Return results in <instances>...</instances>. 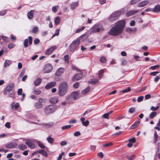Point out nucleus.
<instances>
[{"mask_svg":"<svg viewBox=\"0 0 160 160\" xmlns=\"http://www.w3.org/2000/svg\"><path fill=\"white\" fill-rule=\"evenodd\" d=\"M38 30V28L37 27H34L32 30V32L33 33H37Z\"/></svg>","mask_w":160,"mask_h":160,"instance_id":"51","label":"nucleus"},{"mask_svg":"<svg viewBox=\"0 0 160 160\" xmlns=\"http://www.w3.org/2000/svg\"><path fill=\"white\" fill-rule=\"evenodd\" d=\"M77 121L76 120H71L68 122V123L70 124H74Z\"/></svg>","mask_w":160,"mask_h":160,"instance_id":"56","label":"nucleus"},{"mask_svg":"<svg viewBox=\"0 0 160 160\" xmlns=\"http://www.w3.org/2000/svg\"><path fill=\"white\" fill-rule=\"evenodd\" d=\"M64 152H62L61 153L59 154V156L58 158V160H61L62 158V157L64 154Z\"/></svg>","mask_w":160,"mask_h":160,"instance_id":"54","label":"nucleus"},{"mask_svg":"<svg viewBox=\"0 0 160 160\" xmlns=\"http://www.w3.org/2000/svg\"><path fill=\"white\" fill-rule=\"evenodd\" d=\"M47 140L48 142L50 143H52L54 142V139L52 138L51 137L49 136L47 138Z\"/></svg>","mask_w":160,"mask_h":160,"instance_id":"34","label":"nucleus"},{"mask_svg":"<svg viewBox=\"0 0 160 160\" xmlns=\"http://www.w3.org/2000/svg\"><path fill=\"white\" fill-rule=\"evenodd\" d=\"M157 114V112H152L150 113V118L151 119L153 118L156 116Z\"/></svg>","mask_w":160,"mask_h":160,"instance_id":"37","label":"nucleus"},{"mask_svg":"<svg viewBox=\"0 0 160 160\" xmlns=\"http://www.w3.org/2000/svg\"><path fill=\"white\" fill-rule=\"evenodd\" d=\"M38 144L40 147L42 148H45V146L40 142L38 141Z\"/></svg>","mask_w":160,"mask_h":160,"instance_id":"41","label":"nucleus"},{"mask_svg":"<svg viewBox=\"0 0 160 160\" xmlns=\"http://www.w3.org/2000/svg\"><path fill=\"white\" fill-rule=\"evenodd\" d=\"M57 47L56 46H53L51 48H48L45 52V54L47 55H49Z\"/></svg>","mask_w":160,"mask_h":160,"instance_id":"14","label":"nucleus"},{"mask_svg":"<svg viewBox=\"0 0 160 160\" xmlns=\"http://www.w3.org/2000/svg\"><path fill=\"white\" fill-rule=\"evenodd\" d=\"M14 145L13 143H10L7 144L6 146L7 148H11L14 147Z\"/></svg>","mask_w":160,"mask_h":160,"instance_id":"36","label":"nucleus"},{"mask_svg":"<svg viewBox=\"0 0 160 160\" xmlns=\"http://www.w3.org/2000/svg\"><path fill=\"white\" fill-rule=\"evenodd\" d=\"M34 11L33 10H31L27 14V16L28 18L29 19H31L33 17V13H34Z\"/></svg>","mask_w":160,"mask_h":160,"instance_id":"24","label":"nucleus"},{"mask_svg":"<svg viewBox=\"0 0 160 160\" xmlns=\"http://www.w3.org/2000/svg\"><path fill=\"white\" fill-rule=\"evenodd\" d=\"M128 141L131 143H135L136 142L135 138L134 137L132 138L129 139Z\"/></svg>","mask_w":160,"mask_h":160,"instance_id":"52","label":"nucleus"},{"mask_svg":"<svg viewBox=\"0 0 160 160\" xmlns=\"http://www.w3.org/2000/svg\"><path fill=\"white\" fill-rule=\"evenodd\" d=\"M59 30H60L59 29H57L56 30L55 33L52 35V38H53L55 36H57L59 34Z\"/></svg>","mask_w":160,"mask_h":160,"instance_id":"46","label":"nucleus"},{"mask_svg":"<svg viewBox=\"0 0 160 160\" xmlns=\"http://www.w3.org/2000/svg\"><path fill=\"white\" fill-rule=\"evenodd\" d=\"M85 28V27L83 26L81 27V28L78 29L76 30L75 32L76 33H78L82 32L83 31Z\"/></svg>","mask_w":160,"mask_h":160,"instance_id":"40","label":"nucleus"},{"mask_svg":"<svg viewBox=\"0 0 160 160\" xmlns=\"http://www.w3.org/2000/svg\"><path fill=\"white\" fill-rule=\"evenodd\" d=\"M18 148L21 150H24L26 149V146L23 144H21L18 145Z\"/></svg>","mask_w":160,"mask_h":160,"instance_id":"31","label":"nucleus"},{"mask_svg":"<svg viewBox=\"0 0 160 160\" xmlns=\"http://www.w3.org/2000/svg\"><path fill=\"white\" fill-rule=\"evenodd\" d=\"M149 2V1L147 0H145L140 2L138 4V7H144Z\"/></svg>","mask_w":160,"mask_h":160,"instance_id":"21","label":"nucleus"},{"mask_svg":"<svg viewBox=\"0 0 160 160\" xmlns=\"http://www.w3.org/2000/svg\"><path fill=\"white\" fill-rule=\"evenodd\" d=\"M135 22L134 20H132L130 22V25L131 26H134L135 25Z\"/></svg>","mask_w":160,"mask_h":160,"instance_id":"63","label":"nucleus"},{"mask_svg":"<svg viewBox=\"0 0 160 160\" xmlns=\"http://www.w3.org/2000/svg\"><path fill=\"white\" fill-rule=\"evenodd\" d=\"M135 157V155H132L130 156H127V158L128 159V160H132Z\"/></svg>","mask_w":160,"mask_h":160,"instance_id":"48","label":"nucleus"},{"mask_svg":"<svg viewBox=\"0 0 160 160\" xmlns=\"http://www.w3.org/2000/svg\"><path fill=\"white\" fill-rule=\"evenodd\" d=\"M127 62L125 59H122V60L121 64L122 65H125L127 64Z\"/></svg>","mask_w":160,"mask_h":160,"instance_id":"59","label":"nucleus"},{"mask_svg":"<svg viewBox=\"0 0 160 160\" xmlns=\"http://www.w3.org/2000/svg\"><path fill=\"white\" fill-rule=\"evenodd\" d=\"M64 58L65 62H67V63H68L69 62L68 55H66L64 56Z\"/></svg>","mask_w":160,"mask_h":160,"instance_id":"42","label":"nucleus"},{"mask_svg":"<svg viewBox=\"0 0 160 160\" xmlns=\"http://www.w3.org/2000/svg\"><path fill=\"white\" fill-rule=\"evenodd\" d=\"M78 98L79 95L78 92H74L67 95L66 99L68 102L70 104L72 103L73 101Z\"/></svg>","mask_w":160,"mask_h":160,"instance_id":"6","label":"nucleus"},{"mask_svg":"<svg viewBox=\"0 0 160 160\" xmlns=\"http://www.w3.org/2000/svg\"><path fill=\"white\" fill-rule=\"evenodd\" d=\"M104 31V28L102 25L100 23L95 24L93 27L90 29L91 33L101 32Z\"/></svg>","mask_w":160,"mask_h":160,"instance_id":"5","label":"nucleus"},{"mask_svg":"<svg viewBox=\"0 0 160 160\" xmlns=\"http://www.w3.org/2000/svg\"><path fill=\"white\" fill-rule=\"evenodd\" d=\"M121 14V12L119 11H115L112 13L109 17L108 19L110 21H113L117 20Z\"/></svg>","mask_w":160,"mask_h":160,"instance_id":"8","label":"nucleus"},{"mask_svg":"<svg viewBox=\"0 0 160 160\" xmlns=\"http://www.w3.org/2000/svg\"><path fill=\"white\" fill-rule=\"evenodd\" d=\"M12 62L10 60H6L4 63V67L7 68L11 64Z\"/></svg>","mask_w":160,"mask_h":160,"instance_id":"27","label":"nucleus"},{"mask_svg":"<svg viewBox=\"0 0 160 160\" xmlns=\"http://www.w3.org/2000/svg\"><path fill=\"white\" fill-rule=\"evenodd\" d=\"M90 86H88L87 88L82 90L81 93L83 94H85L88 93L90 90Z\"/></svg>","mask_w":160,"mask_h":160,"instance_id":"29","label":"nucleus"},{"mask_svg":"<svg viewBox=\"0 0 160 160\" xmlns=\"http://www.w3.org/2000/svg\"><path fill=\"white\" fill-rule=\"evenodd\" d=\"M143 99V96H140L137 99V101L138 102H141Z\"/></svg>","mask_w":160,"mask_h":160,"instance_id":"53","label":"nucleus"},{"mask_svg":"<svg viewBox=\"0 0 160 160\" xmlns=\"http://www.w3.org/2000/svg\"><path fill=\"white\" fill-rule=\"evenodd\" d=\"M109 116V115L107 113H106L103 114V115L102 116V118H103L108 119L109 118H108V117Z\"/></svg>","mask_w":160,"mask_h":160,"instance_id":"61","label":"nucleus"},{"mask_svg":"<svg viewBox=\"0 0 160 160\" xmlns=\"http://www.w3.org/2000/svg\"><path fill=\"white\" fill-rule=\"evenodd\" d=\"M37 152L42 154L43 156L45 157H47L48 156L47 152L44 150H40L37 151Z\"/></svg>","mask_w":160,"mask_h":160,"instance_id":"30","label":"nucleus"},{"mask_svg":"<svg viewBox=\"0 0 160 160\" xmlns=\"http://www.w3.org/2000/svg\"><path fill=\"white\" fill-rule=\"evenodd\" d=\"M14 86V84L11 83L9 84L4 89L3 93L5 95L8 94L9 97L14 98V92L12 91Z\"/></svg>","mask_w":160,"mask_h":160,"instance_id":"4","label":"nucleus"},{"mask_svg":"<svg viewBox=\"0 0 160 160\" xmlns=\"http://www.w3.org/2000/svg\"><path fill=\"white\" fill-rule=\"evenodd\" d=\"M154 142L156 143L157 141L158 138V135L157 132H155L154 134Z\"/></svg>","mask_w":160,"mask_h":160,"instance_id":"45","label":"nucleus"},{"mask_svg":"<svg viewBox=\"0 0 160 160\" xmlns=\"http://www.w3.org/2000/svg\"><path fill=\"white\" fill-rule=\"evenodd\" d=\"M135 110V108H129L128 110V112L130 113L133 112Z\"/></svg>","mask_w":160,"mask_h":160,"instance_id":"62","label":"nucleus"},{"mask_svg":"<svg viewBox=\"0 0 160 160\" xmlns=\"http://www.w3.org/2000/svg\"><path fill=\"white\" fill-rule=\"evenodd\" d=\"M38 124L42 126H45L48 128H51L53 126L54 123L53 122H51L48 123H38Z\"/></svg>","mask_w":160,"mask_h":160,"instance_id":"17","label":"nucleus"},{"mask_svg":"<svg viewBox=\"0 0 160 160\" xmlns=\"http://www.w3.org/2000/svg\"><path fill=\"white\" fill-rule=\"evenodd\" d=\"M2 40L6 42H8L9 41V38L7 37L3 36L1 37Z\"/></svg>","mask_w":160,"mask_h":160,"instance_id":"43","label":"nucleus"},{"mask_svg":"<svg viewBox=\"0 0 160 160\" xmlns=\"http://www.w3.org/2000/svg\"><path fill=\"white\" fill-rule=\"evenodd\" d=\"M46 102L45 99L43 98H39L38 99V102L41 104H42Z\"/></svg>","mask_w":160,"mask_h":160,"instance_id":"38","label":"nucleus"},{"mask_svg":"<svg viewBox=\"0 0 160 160\" xmlns=\"http://www.w3.org/2000/svg\"><path fill=\"white\" fill-rule=\"evenodd\" d=\"M5 126V127H7L8 128H10V123L9 122H6Z\"/></svg>","mask_w":160,"mask_h":160,"instance_id":"64","label":"nucleus"},{"mask_svg":"<svg viewBox=\"0 0 160 160\" xmlns=\"http://www.w3.org/2000/svg\"><path fill=\"white\" fill-rule=\"evenodd\" d=\"M68 89L67 83L65 82H62L59 86L58 91V94L60 97H62L67 94Z\"/></svg>","mask_w":160,"mask_h":160,"instance_id":"2","label":"nucleus"},{"mask_svg":"<svg viewBox=\"0 0 160 160\" xmlns=\"http://www.w3.org/2000/svg\"><path fill=\"white\" fill-rule=\"evenodd\" d=\"M78 5V3L77 2H75L72 3L70 6L71 9L74 10L76 8V7Z\"/></svg>","mask_w":160,"mask_h":160,"instance_id":"25","label":"nucleus"},{"mask_svg":"<svg viewBox=\"0 0 160 160\" xmlns=\"http://www.w3.org/2000/svg\"><path fill=\"white\" fill-rule=\"evenodd\" d=\"M59 101V98L57 96H54L51 97L49 99L50 103L52 104L57 103Z\"/></svg>","mask_w":160,"mask_h":160,"instance_id":"9","label":"nucleus"},{"mask_svg":"<svg viewBox=\"0 0 160 160\" xmlns=\"http://www.w3.org/2000/svg\"><path fill=\"white\" fill-rule=\"evenodd\" d=\"M85 36L84 34L82 35L81 36L78 38L77 40L73 41L70 44V51L72 52H73L79 46L80 44V41L79 39Z\"/></svg>","mask_w":160,"mask_h":160,"instance_id":"7","label":"nucleus"},{"mask_svg":"<svg viewBox=\"0 0 160 160\" xmlns=\"http://www.w3.org/2000/svg\"><path fill=\"white\" fill-rule=\"evenodd\" d=\"M153 11L154 12H160V5H158L155 6L154 8H153Z\"/></svg>","mask_w":160,"mask_h":160,"instance_id":"28","label":"nucleus"},{"mask_svg":"<svg viewBox=\"0 0 160 160\" xmlns=\"http://www.w3.org/2000/svg\"><path fill=\"white\" fill-rule=\"evenodd\" d=\"M88 82L94 85L97 84L99 82L98 79L95 78L90 79L88 81Z\"/></svg>","mask_w":160,"mask_h":160,"instance_id":"19","label":"nucleus"},{"mask_svg":"<svg viewBox=\"0 0 160 160\" xmlns=\"http://www.w3.org/2000/svg\"><path fill=\"white\" fill-rule=\"evenodd\" d=\"M40 42V40L39 39L36 38L34 41V43L35 44H37Z\"/></svg>","mask_w":160,"mask_h":160,"instance_id":"58","label":"nucleus"},{"mask_svg":"<svg viewBox=\"0 0 160 160\" xmlns=\"http://www.w3.org/2000/svg\"><path fill=\"white\" fill-rule=\"evenodd\" d=\"M85 118H84L82 117L80 119V120L82 122V124L85 126H88L89 124V121L88 120H86L85 122L84 121Z\"/></svg>","mask_w":160,"mask_h":160,"instance_id":"22","label":"nucleus"},{"mask_svg":"<svg viewBox=\"0 0 160 160\" xmlns=\"http://www.w3.org/2000/svg\"><path fill=\"white\" fill-rule=\"evenodd\" d=\"M139 11L138 10H130L126 13V16L128 17L130 16L137 13Z\"/></svg>","mask_w":160,"mask_h":160,"instance_id":"16","label":"nucleus"},{"mask_svg":"<svg viewBox=\"0 0 160 160\" xmlns=\"http://www.w3.org/2000/svg\"><path fill=\"white\" fill-rule=\"evenodd\" d=\"M100 61L102 63H105L106 61V59L104 57H102L100 59Z\"/></svg>","mask_w":160,"mask_h":160,"instance_id":"47","label":"nucleus"},{"mask_svg":"<svg viewBox=\"0 0 160 160\" xmlns=\"http://www.w3.org/2000/svg\"><path fill=\"white\" fill-rule=\"evenodd\" d=\"M80 135H81L80 132L79 131L76 132L74 133V135L76 137H77V136H80Z\"/></svg>","mask_w":160,"mask_h":160,"instance_id":"60","label":"nucleus"},{"mask_svg":"<svg viewBox=\"0 0 160 160\" xmlns=\"http://www.w3.org/2000/svg\"><path fill=\"white\" fill-rule=\"evenodd\" d=\"M65 69L63 68H58L55 73V75L57 76H60L64 71Z\"/></svg>","mask_w":160,"mask_h":160,"instance_id":"13","label":"nucleus"},{"mask_svg":"<svg viewBox=\"0 0 160 160\" xmlns=\"http://www.w3.org/2000/svg\"><path fill=\"white\" fill-rule=\"evenodd\" d=\"M57 108L58 106L56 104L49 105L44 108V113L46 115H48L54 113Z\"/></svg>","mask_w":160,"mask_h":160,"instance_id":"3","label":"nucleus"},{"mask_svg":"<svg viewBox=\"0 0 160 160\" xmlns=\"http://www.w3.org/2000/svg\"><path fill=\"white\" fill-rule=\"evenodd\" d=\"M53 67L50 64H46L44 68V71L45 73H48L51 72L52 70Z\"/></svg>","mask_w":160,"mask_h":160,"instance_id":"11","label":"nucleus"},{"mask_svg":"<svg viewBox=\"0 0 160 160\" xmlns=\"http://www.w3.org/2000/svg\"><path fill=\"white\" fill-rule=\"evenodd\" d=\"M125 25V20L118 21L108 32V34L109 35L112 36H118L122 32Z\"/></svg>","mask_w":160,"mask_h":160,"instance_id":"1","label":"nucleus"},{"mask_svg":"<svg viewBox=\"0 0 160 160\" xmlns=\"http://www.w3.org/2000/svg\"><path fill=\"white\" fill-rule=\"evenodd\" d=\"M15 44L12 43H9L8 45V48L9 49H12L15 47Z\"/></svg>","mask_w":160,"mask_h":160,"instance_id":"50","label":"nucleus"},{"mask_svg":"<svg viewBox=\"0 0 160 160\" xmlns=\"http://www.w3.org/2000/svg\"><path fill=\"white\" fill-rule=\"evenodd\" d=\"M140 123V122L139 121H136L131 126L130 129H132L138 127Z\"/></svg>","mask_w":160,"mask_h":160,"instance_id":"26","label":"nucleus"},{"mask_svg":"<svg viewBox=\"0 0 160 160\" xmlns=\"http://www.w3.org/2000/svg\"><path fill=\"white\" fill-rule=\"evenodd\" d=\"M58 6H54L52 8V11L54 12H56L57 11V7H58Z\"/></svg>","mask_w":160,"mask_h":160,"instance_id":"55","label":"nucleus"},{"mask_svg":"<svg viewBox=\"0 0 160 160\" xmlns=\"http://www.w3.org/2000/svg\"><path fill=\"white\" fill-rule=\"evenodd\" d=\"M56 84V83L55 82H51L46 85L45 87V88L46 89H49L55 86Z\"/></svg>","mask_w":160,"mask_h":160,"instance_id":"15","label":"nucleus"},{"mask_svg":"<svg viewBox=\"0 0 160 160\" xmlns=\"http://www.w3.org/2000/svg\"><path fill=\"white\" fill-rule=\"evenodd\" d=\"M41 93V91L38 89H35L33 90V93L38 95H39Z\"/></svg>","mask_w":160,"mask_h":160,"instance_id":"35","label":"nucleus"},{"mask_svg":"<svg viewBox=\"0 0 160 160\" xmlns=\"http://www.w3.org/2000/svg\"><path fill=\"white\" fill-rule=\"evenodd\" d=\"M71 127V126L70 125H67L61 127V128L62 130H64L66 129L70 128Z\"/></svg>","mask_w":160,"mask_h":160,"instance_id":"39","label":"nucleus"},{"mask_svg":"<svg viewBox=\"0 0 160 160\" xmlns=\"http://www.w3.org/2000/svg\"><path fill=\"white\" fill-rule=\"evenodd\" d=\"M131 90V88L130 87H128L127 89H124L121 91L122 93H124L130 91Z\"/></svg>","mask_w":160,"mask_h":160,"instance_id":"44","label":"nucleus"},{"mask_svg":"<svg viewBox=\"0 0 160 160\" xmlns=\"http://www.w3.org/2000/svg\"><path fill=\"white\" fill-rule=\"evenodd\" d=\"M60 21V18L59 16L57 17L55 19V23L56 25L58 24Z\"/></svg>","mask_w":160,"mask_h":160,"instance_id":"33","label":"nucleus"},{"mask_svg":"<svg viewBox=\"0 0 160 160\" xmlns=\"http://www.w3.org/2000/svg\"><path fill=\"white\" fill-rule=\"evenodd\" d=\"M28 39H26L24 40V46L25 48L28 47V43L29 42V44L31 45L32 42V38L31 36L28 37Z\"/></svg>","mask_w":160,"mask_h":160,"instance_id":"12","label":"nucleus"},{"mask_svg":"<svg viewBox=\"0 0 160 160\" xmlns=\"http://www.w3.org/2000/svg\"><path fill=\"white\" fill-rule=\"evenodd\" d=\"M103 73V69H101L99 71L98 73L99 78H100L102 76V73Z\"/></svg>","mask_w":160,"mask_h":160,"instance_id":"49","label":"nucleus"},{"mask_svg":"<svg viewBox=\"0 0 160 160\" xmlns=\"http://www.w3.org/2000/svg\"><path fill=\"white\" fill-rule=\"evenodd\" d=\"M112 145V143L111 142H109L108 143H106V144H103V146L104 147H107L110 146H111Z\"/></svg>","mask_w":160,"mask_h":160,"instance_id":"57","label":"nucleus"},{"mask_svg":"<svg viewBox=\"0 0 160 160\" xmlns=\"http://www.w3.org/2000/svg\"><path fill=\"white\" fill-rule=\"evenodd\" d=\"M41 79L40 78H38L36 79L34 82V85L36 86H39L41 83Z\"/></svg>","mask_w":160,"mask_h":160,"instance_id":"23","label":"nucleus"},{"mask_svg":"<svg viewBox=\"0 0 160 160\" xmlns=\"http://www.w3.org/2000/svg\"><path fill=\"white\" fill-rule=\"evenodd\" d=\"M42 104H41L38 102L36 103L35 105V108L37 109L42 108Z\"/></svg>","mask_w":160,"mask_h":160,"instance_id":"32","label":"nucleus"},{"mask_svg":"<svg viewBox=\"0 0 160 160\" xmlns=\"http://www.w3.org/2000/svg\"><path fill=\"white\" fill-rule=\"evenodd\" d=\"M82 72H80L79 73L76 74L72 78V80L73 82H75L79 80L82 77Z\"/></svg>","mask_w":160,"mask_h":160,"instance_id":"10","label":"nucleus"},{"mask_svg":"<svg viewBox=\"0 0 160 160\" xmlns=\"http://www.w3.org/2000/svg\"><path fill=\"white\" fill-rule=\"evenodd\" d=\"M25 143L29 148H31L33 149L35 147L34 144L29 141H26Z\"/></svg>","mask_w":160,"mask_h":160,"instance_id":"20","label":"nucleus"},{"mask_svg":"<svg viewBox=\"0 0 160 160\" xmlns=\"http://www.w3.org/2000/svg\"><path fill=\"white\" fill-rule=\"evenodd\" d=\"M126 31L128 33H131L134 32L136 31L137 28H130L129 27H126L125 28Z\"/></svg>","mask_w":160,"mask_h":160,"instance_id":"18","label":"nucleus"}]
</instances>
